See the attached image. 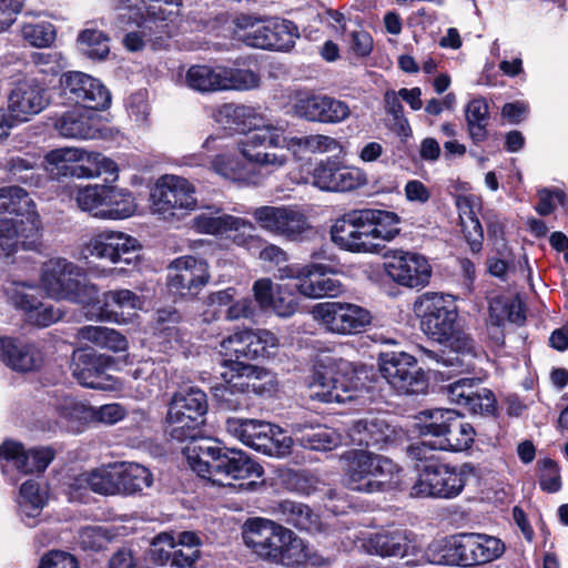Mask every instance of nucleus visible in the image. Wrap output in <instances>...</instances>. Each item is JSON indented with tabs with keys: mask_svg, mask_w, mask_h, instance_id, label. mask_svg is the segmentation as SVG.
<instances>
[{
	"mask_svg": "<svg viewBox=\"0 0 568 568\" xmlns=\"http://www.w3.org/2000/svg\"><path fill=\"white\" fill-rule=\"evenodd\" d=\"M366 173L356 166L339 165L334 161L318 162L312 172V185L327 192H348L365 185Z\"/></svg>",
	"mask_w": 568,
	"mask_h": 568,
	"instance_id": "obj_25",
	"label": "nucleus"
},
{
	"mask_svg": "<svg viewBox=\"0 0 568 568\" xmlns=\"http://www.w3.org/2000/svg\"><path fill=\"white\" fill-rule=\"evenodd\" d=\"M0 214L24 217L30 224L26 239L31 241L27 244L31 246L36 242L41 230V221L36 211V204L26 190L16 185L0 187Z\"/></svg>",
	"mask_w": 568,
	"mask_h": 568,
	"instance_id": "obj_31",
	"label": "nucleus"
},
{
	"mask_svg": "<svg viewBox=\"0 0 568 568\" xmlns=\"http://www.w3.org/2000/svg\"><path fill=\"white\" fill-rule=\"evenodd\" d=\"M255 301L264 311H273L277 316H292L298 307V302L286 285L275 288L270 278H260L253 285Z\"/></svg>",
	"mask_w": 568,
	"mask_h": 568,
	"instance_id": "obj_33",
	"label": "nucleus"
},
{
	"mask_svg": "<svg viewBox=\"0 0 568 568\" xmlns=\"http://www.w3.org/2000/svg\"><path fill=\"white\" fill-rule=\"evenodd\" d=\"M82 149L80 148H59L50 151L45 155L47 169L51 174L72 175L75 166L81 158Z\"/></svg>",
	"mask_w": 568,
	"mask_h": 568,
	"instance_id": "obj_57",
	"label": "nucleus"
},
{
	"mask_svg": "<svg viewBox=\"0 0 568 568\" xmlns=\"http://www.w3.org/2000/svg\"><path fill=\"white\" fill-rule=\"evenodd\" d=\"M344 485L354 491L374 494L398 488L402 467L367 449H349L341 456Z\"/></svg>",
	"mask_w": 568,
	"mask_h": 568,
	"instance_id": "obj_5",
	"label": "nucleus"
},
{
	"mask_svg": "<svg viewBox=\"0 0 568 568\" xmlns=\"http://www.w3.org/2000/svg\"><path fill=\"white\" fill-rule=\"evenodd\" d=\"M252 215L261 229L288 240H295L307 227L305 215L292 206L264 205L254 209Z\"/></svg>",
	"mask_w": 568,
	"mask_h": 568,
	"instance_id": "obj_23",
	"label": "nucleus"
},
{
	"mask_svg": "<svg viewBox=\"0 0 568 568\" xmlns=\"http://www.w3.org/2000/svg\"><path fill=\"white\" fill-rule=\"evenodd\" d=\"M181 0H115L114 9L140 30L129 32L123 43L130 51L141 50L153 38L172 34Z\"/></svg>",
	"mask_w": 568,
	"mask_h": 568,
	"instance_id": "obj_4",
	"label": "nucleus"
},
{
	"mask_svg": "<svg viewBox=\"0 0 568 568\" xmlns=\"http://www.w3.org/2000/svg\"><path fill=\"white\" fill-rule=\"evenodd\" d=\"M151 210L164 219L189 214L197 206L195 186L174 174L160 176L150 193Z\"/></svg>",
	"mask_w": 568,
	"mask_h": 568,
	"instance_id": "obj_12",
	"label": "nucleus"
},
{
	"mask_svg": "<svg viewBox=\"0 0 568 568\" xmlns=\"http://www.w3.org/2000/svg\"><path fill=\"white\" fill-rule=\"evenodd\" d=\"M49 405L65 423L82 422L91 416V408L71 395L58 390L51 396Z\"/></svg>",
	"mask_w": 568,
	"mask_h": 568,
	"instance_id": "obj_55",
	"label": "nucleus"
},
{
	"mask_svg": "<svg viewBox=\"0 0 568 568\" xmlns=\"http://www.w3.org/2000/svg\"><path fill=\"white\" fill-rule=\"evenodd\" d=\"M250 359L266 357L280 346L278 337L265 328H248Z\"/></svg>",
	"mask_w": 568,
	"mask_h": 568,
	"instance_id": "obj_62",
	"label": "nucleus"
},
{
	"mask_svg": "<svg viewBox=\"0 0 568 568\" xmlns=\"http://www.w3.org/2000/svg\"><path fill=\"white\" fill-rule=\"evenodd\" d=\"M235 34L250 47L271 50V45L260 43L263 38H270L268 19L258 21L252 16H239L235 19Z\"/></svg>",
	"mask_w": 568,
	"mask_h": 568,
	"instance_id": "obj_54",
	"label": "nucleus"
},
{
	"mask_svg": "<svg viewBox=\"0 0 568 568\" xmlns=\"http://www.w3.org/2000/svg\"><path fill=\"white\" fill-rule=\"evenodd\" d=\"M60 84L64 95L87 109H105L111 102L108 89L100 80L87 73L80 71L63 73Z\"/></svg>",
	"mask_w": 568,
	"mask_h": 568,
	"instance_id": "obj_22",
	"label": "nucleus"
},
{
	"mask_svg": "<svg viewBox=\"0 0 568 568\" xmlns=\"http://www.w3.org/2000/svg\"><path fill=\"white\" fill-rule=\"evenodd\" d=\"M73 485L78 489L89 488L104 496L120 495L118 464H109L81 473L74 477Z\"/></svg>",
	"mask_w": 568,
	"mask_h": 568,
	"instance_id": "obj_38",
	"label": "nucleus"
},
{
	"mask_svg": "<svg viewBox=\"0 0 568 568\" xmlns=\"http://www.w3.org/2000/svg\"><path fill=\"white\" fill-rule=\"evenodd\" d=\"M53 458L54 453L49 447L24 449L21 443L14 440H6L0 445V459L7 463L2 466L3 473L8 466L26 475L42 473Z\"/></svg>",
	"mask_w": 568,
	"mask_h": 568,
	"instance_id": "obj_28",
	"label": "nucleus"
},
{
	"mask_svg": "<svg viewBox=\"0 0 568 568\" xmlns=\"http://www.w3.org/2000/svg\"><path fill=\"white\" fill-rule=\"evenodd\" d=\"M41 284L49 296L82 305L100 303L99 288L84 278L83 270L67 258H51L42 265Z\"/></svg>",
	"mask_w": 568,
	"mask_h": 568,
	"instance_id": "obj_6",
	"label": "nucleus"
},
{
	"mask_svg": "<svg viewBox=\"0 0 568 568\" xmlns=\"http://www.w3.org/2000/svg\"><path fill=\"white\" fill-rule=\"evenodd\" d=\"M245 546L260 559L285 567L322 565L323 558L291 529L266 518H251L243 526Z\"/></svg>",
	"mask_w": 568,
	"mask_h": 568,
	"instance_id": "obj_2",
	"label": "nucleus"
},
{
	"mask_svg": "<svg viewBox=\"0 0 568 568\" xmlns=\"http://www.w3.org/2000/svg\"><path fill=\"white\" fill-rule=\"evenodd\" d=\"M184 84L199 93L222 92V64H195L190 67L183 79Z\"/></svg>",
	"mask_w": 568,
	"mask_h": 568,
	"instance_id": "obj_45",
	"label": "nucleus"
},
{
	"mask_svg": "<svg viewBox=\"0 0 568 568\" xmlns=\"http://www.w3.org/2000/svg\"><path fill=\"white\" fill-rule=\"evenodd\" d=\"M226 432L244 445L273 457H284L292 448V437L282 428L260 419L231 417Z\"/></svg>",
	"mask_w": 568,
	"mask_h": 568,
	"instance_id": "obj_11",
	"label": "nucleus"
},
{
	"mask_svg": "<svg viewBox=\"0 0 568 568\" xmlns=\"http://www.w3.org/2000/svg\"><path fill=\"white\" fill-rule=\"evenodd\" d=\"M120 495H132L148 488L153 483L151 471L136 463L118 464Z\"/></svg>",
	"mask_w": 568,
	"mask_h": 568,
	"instance_id": "obj_50",
	"label": "nucleus"
},
{
	"mask_svg": "<svg viewBox=\"0 0 568 568\" xmlns=\"http://www.w3.org/2000/svg\"><path fill=\"white\" fill-rule=\"evenodd\" d=\"M231 371V376L235 381L234 386L247 394L265 395L271 394L275 388V376L263 367L233 362Z\"/></svg>",
	"mask_w": 568,
	"mask_h": 568,
	"instance_id": "obj_36",
	"label": "nucleus"
},
{
	"mask_svg": "<svg viewBox=\"0 0 568 568\" xmlns=\"http://www.w3.org/2000/svg\"><path fill=\"white\" fill-rule=\"evenodd\" d=\"M312 314L327 332L338 335L361 333L372 321L368 310L345 302L318 303Z\"/></svg>",
	"mask_w": 568,
	"mask_h": 568,
	"instance_id": "obj_15",
	"label": "nucleus"
},
{
	"mask_svg": "<svg viewBox=\"0 0 568 568\" xmlns=\"http://www.w3.org/2000/svg\"><path fill=\"white\" fill-rule=\"evenodd\" d=\"M414 312L422 317V329L432 339L445 343L453 338L457 313L443 294H423L414 303Z\"/></svg>",
	"mask_w": 568,
	"mask_h": 568,
	"instance_id": "obj_13",
	"label": "nucleus"
},
{
	"mask_svg": "<svg viewBox=\"0 0 568 568\" xmlns=\"http://www.w3.org/2000/svg\"><path fill=\"white\" fill-rule=\"evenodd\" d=\"M49 100L45 90L34 81L19 82L8 99V109L17 121L23 122L29 116L40 113Z\"/></svg>",
	"mask_w": 568,
	"mask_h": 568,
	"instance_id": "obj_32",
	"label": "nucleus"
},
{
	"mask_svg": "<svg viewBox=\"0 0 568 568\" xmlns=\"http://www.w3.org/2000/svg\"><path fill=\"white\" fill-rule=\"evenodd\" d=\"M416 467L418 478L409 493L415 498H455L463 491L468 476L474 473L470 464L454 467L443 463H432Z\"/></svg>",
	"mask_w": 568,
	"mask_h": 568,
	"instance_id": "obj_10",
	"label": "nucleus"
},
{
	"mask_svg": "<svg viewBox=\"0 0 568 568\" xmlns=\"http://www.w3.org/2000/svg\"><path fill=\"white\" fill-rule=\"evenodd\" d=\"M235 381L231 376L225 385L215 388V397L219 399L222 408L229 410H240L248 406L247 393L234 386Z\"/></svg>",
	"mask_w": 568,
	"mask_h": 568,
	"instance_id": "obj_64",
	"label": "nucleus"
},
{
	"mask_svg": "<svg viewBox=\"0 0 568 568\" xmlns=\"http://www.w3.org/2000/svg\"><path fill=\"white\" fill-rule=\"evenodd\" d=\"M113 307L121 310L122 314L128 312H136L142 310L143 300L130 290H114L103 294L102 304L98 308V317L101 320L114 321L116 323H124L125 318L119 317L118 313L112 311Z\"/></svg>",
	"mask_w": 568,
	"mask_h": 568,
	"instance_id": "obj_41",
	"label": "nucleus"
},
{
	"mask_svg": "<svg viewBox=\"0 0 568 568\" xmlns=\"http://www.w3.org/2000/svg\"><path fill=\"white\" fill-rule=\"evenodd\" d=\"M308 388L314 400L344 404L358 398L363 387L351 362L329 358L313 371Z\"/></svg>",
	"mask_w": 568,
	"mask_h": 568,
	"instance_id": "obj_7",
	"label": "nucleus"
},
{
	"mask_svg": "<svg viewBox=\"0 0 568 568\" xmlns=\"http://www.w3.org/2000/svg\"><path fill=\"white\" fill-rule=\"evenodd\" d=\"M168 287L178 295H195L210 281L207 263L192 255L173 260L168 267Z\"/></svg>",
	"mask_w": 568,
	"mask_h": 568,
	"instance_id": "obj_21",
	"label": "nucleus"
},
{
	"mask_svg": "<svg viewBox=\"0 0 568 568\" xmlns=\"http://www.w3.org/2000/svg\"><path fill=\"white\" fill-rule=\"evenodd\" d=\"M114 358L94 351L78 349L73 352L71 371L78 383L94 389H109L101 381L102 375L114 365Z\"/></svg>",
	"mask_w": 568,
	"mask_h": 568,
	"instance_id": "obj_29",
	"label": "nucleus"
},
{
	"mask_svg": "<svg viewBox=\"0 0 568 568\" xmlns=\"http://www.w3.org/2000/svg\"><path fill=\"white\" fill-rule=\"evenodd\" d=\"M282 139L283 143L278 149H286L293 153H297L301 150L312 153H326L341 151L342 149L336 139L323 134L286 138L282 133Z\"/></svg>",
	"mask_w": 568,
	"mask_h": 568,
	"instance_id": "obj_51",
	"label": "nucleus"
},
{
	"mask_svg": "<svg viewBox=\"0 0 568 568\" xmlns=\"http://www.w3.org/2000/svg\"><path fill=\"white\" fill-rule=\"evenodd\" d=\"M293 434L303 447L313 450H332L342 443L337 430L322 425L296 423L293 425Z\"/></svg>",
	"mask_w": 568,
	"mask_h": 568,
	"instance_id": "obj_40",
	"label": "nucleus"
},
{
	"mask_svg": "<svg viewBox=\"0 0 568 568\" xmlns=\"http://www.w3.org/2000/svg\"><path fill=\"white\" fill-rule=\"evenodd\" d=\"M416 419L419 434L434 437V445L440 450L463 452L474 443V427L455 409H426L420 412Z\"/></svg>",
	"mask_w": 568,
	"mask_h": 568,
	"instance_id": "obj_8",
	"label": "nucleus"
},
{
	"mask_svg": "<svg viewBox=\"0 0 568 568\" xmlns=\"http://www.w3.org/2000/svg\"><path fill=\"white\" fill-rule=\"evenodd\" d=\"M78 48L92 60H103L110 52L109 37L98 29H84L78 36Z\"/></svg>",
	"mask_w": 568,
	"mask_h": 568,
	"instance_id": "obj_58",
	"label": "nucleus"
},
{
	"mask_svg": "<svg viewBox=\"0 0 568 568\" xmlns=\"http://www.w3.org/2000/svg\"><path fill=\"white\" fill-rule=\"evenodd\" d=\"M136 211L133 194L124 189L105 185L103 210L97 213L102 220H123L132 216Z\"/></svg>",
	"mask_w": 568,
	"mask_h": 568,
	"instance_id": "obj_43",
	"label": "nucleus"
},
{
	"mask_svg": "<svg viewBox=\"0 0 568 568\" xmlns=\"http://www.w3.org/2000/svg\"><path fill=\"white\" fill-rule=\"evenodd\" d=\"M274 514L288 525L311 534L323 530L318 515L307 505L294 500H283L274 508Z\"/></svg>",
	"mask_w": 568,
	"mask_h": 568,
	"instance_id": "obj_39",
	"label": "nucleus"
},
{
	"mask_svg": "<svg viewBox=\"0 0 568 568\" xmlns=\"http://www.w3.org/2000/svg\"><path fill=\"white\" fill-rule=\"evenodd\" d=\"M3 292L8 302L24 315L38 305V288L32 282L9 278L3 284Z\"/></svg>",
	"mask_w": 568,
	"mask_h": 568,
	"instance_id": "obj_53",
	"label": "nucleus"
},
{
	"mask_svg": "<svg viewBox=\"0 0 568 568\" xmlns=\"http://www.w3.org/2000/svg\"><path fill=\"white\" fill-rule=\"evenodd\" d=\"M277 277L295 278L296 288L308 298L335 297L343 291L342 283L328 275L329 268L323 264H291L278 267Z\"/></svg>",
	"mask_w": 568,
	"mask_h": 568,
	"instance_id": "obj_17",
	"label": "nucleus"
},
{
	"mask_svg": "<svg viewBox=\"0 0 568 568\" xmlns=\"http://www.w3.org/2000/svg\"><path fill=\"white\" fill-rule=\"evenodd\" d=\"M193 227L199 233L226 236L236 245L247 248L256 241L253 235L255 226L251 221L223 213L216 207H210L209 211L197 214L193 219Z\"/></svg>",
	"mask_w": 568,
	"mask_h": 568,
	"instance_id": "obj_18",
	"label": "nucleus"
},
{
	"mask_svg": "<svg viewBox=\"0 0 568 568\" xmlns=\"http://www.w3.org/2000/svg\"><path fill=\"white\" fill-rule=\"evenodd\" d=\"M73 171V176L79 179H97L102 175L111 176L110 181L118 179L119 168L110 158L82 149L81 158Z\"/></svg>",
	"mask_w": 568,
	"mask_h": 568,
	"instance_id": "obj_47",
	"label": "nucleus"
},
{
	"mask_svg": "<svg viewBox=\"0 0 568 568\" xmlns=\"http://www.w3.org/2000/svg\"><path fill=\"white\" fill-rule=\"evenodd\" d=\"M521 303L508 297L496 295L489 298L488 325L496 329L501 328L506 322L521 325L525 322Z\"/></svg>",
	"mask_w": 568,
	"mask_h": 568,
	"instance_id": "obj_48",
	"label": "nucleus"
},
{
	"mask_svg": "<svg viewBox=\"0 0 568 568\" xmlns=\"http://www.w3.org/2000/svg\"><path fill=\"white\" fill-rule=\"evenodd\" d=\"M489 118V105L485 98L478 97L467 103L465 120L468 135L475 144L487 140Z\"/></svg>",
	"mask_w": 568,
	"mask_h": 568,
	"instance_id": "obj_49",
	"label": "nucleus"
},
{
	"mask_svg": "<svg viewBox=\"0 0 568 568\" xmlns=\"http://www.w3.org/2000/svg\"><path fill=\"white\" fill-rule=\"evenodd\" d=\"M48 500V493L33 479L24 481L19 490L18 506L22 520L33 526Z\"/></svg>",
	"mask_w": 568,
	"mask_h": 568,
	"instance_id": "obj_44",
	"label": "nucleus"
},
{
	"mask_svg": "<svg viewBox=\"0 0 568 568\" xmlns=\"http://www.w3.org/2000/svg\"><path fill=\"white\" fill-rule=\"evenodd\" d=\"M456 207L464 237L470 251L477 254L481 251L484 241L483 227L477 216L481 207V201L473 194L458 195Z\"/></svg>",
	"mask_w": 568,
	"mask_h": 568,
	"instance_id": "obj_35",
	"label": "nucleus"
},
{
	"mask_svg": "<svg viewBox=\"0 0 568 568\" xmlns=\"http://www.w3.org/2000/svg\"><path fill=\"white\" fill-rule=\"evenodd\" d=\"M21 36L32 47H49L55 39L54 27L50 22H27L21 27Z\"/></svg>",
	"mask_w": 568,
	"mask_h": 568,
	"instance_id": "obj_63",
	"label": "nucleus"
},
{
	"mask_svg": "<svg viewBox=\"0 0 568 568\" xmlns=\"http://www.w3.org/2000/svg\"><path fill=\"white\" fill-rule=\"evenodd\" d=\"M379 371L399 393L419 394L426 390L427 379L414 356L405 352L381 353Z\"/></svg>",
	"mask_w": 568,
	"mask_h": 568,
	"instance_id": "obj_16",
	"label": "nucleus"
},
{
	"mask_svg": "<svg viewBox=\"0 0 568 568\" xmlns=\"http://www.w3.org/2000/svg\"><path fill=\"white\" fill-rule=\"evenodd\" d=\"M54 128L68 139H91L95 135L91 119L79 110L65 112L55 120Z\"/></svg>",
	"mask_w": 568,
	"mask_h": 568,
	"instance_id": "obj_52",
	"label": "nucleus"
},
{
	"mask_svg": "<svg viewBox=\"0 0 568 568\" xmlns=\"http://www.w3.org/2000/svg\"><path fill=\"white\" fill-rule=\"evenodd\" d=\"M0 359L18 372H31L42 364L43 357L37 346L18 338H0Z\"/></svg>",
	"mask_w": 568,
	"mask_h": 568,
	"instance_id": "obj_34",
	"label": "nucleus"
},
{
	"mask_svg": "<svg viewBox=\"0 0 568 568\" xmlns=\"http://www.w3.org/2000/svg\"><path fill=\"white\" fill-rule=\"evenodd\" d=\"M236 291L233 287L216 291L207 295L205 310L201 317L204 323H211L220 318L221 307H227L225 318L227 321L250 320L255 316V306L250 297L235 301Z\"/></svg>",
	"mask_w": 568,
	"mask_h": 568,
	"instance_id": "obj_30",
	"label": "nucleus"
},
{
	"mask_svg": "<svg viewBox=\"0 0 568 568\" xmlns=\"http://www.w3.org/2000/svg\"><path fill=\"white\" fill-rule=\"evenodd\" d=\"M207 412L206 394L197 387H187L174 393L164 419L165 433L174 440L196 439L204 415Z\"/></svg>",
	"mask_w": 568,
	"mask_h": 568,
	"instance_id": "obj_9",
	"label": "nucleus"
},
{
	"mask_svg": "<svg viewBox=\"0 0 568 568\" xmlns=\"http://www.w3.org/2000/svg\"><path fill=\"white\" fill-rule=\"evenodd\" d=\"M362 213L374 242H390L399 234L400 217L395 212L363 209Z\"/></svg>",
	"mask_w": 568,
	"mask_h": 568,
	"instance_id": "obj_46",
	"label": "nucleus"
},
{
	"mask_svg": "<svg viewBox=\"0 0 568 568\" xmlns=\"http://www.w3.org/2000/svg\"><path fill=\"white\" fill-rule=\"evenodd\" d=\"M388 276L402 286L425 287L432 277V266L427 258L418 253L398 252L386 265Z\"/></svg>",
	"mask_w": 568,
	"mask_h": 568,
	"instance_id": "obj_27",
	"label": "nucleus"
},
{
	"mask_svg": "<svg viewBox=\"0 0 568 568\" xmlns=\"http://www.w3.org/2000/svg\"><path fill=\"white\" fill-rule=\"evenodd\" d=\"M23 234L20 232L18 224L10 219L0 220V257H11L18 251L30 248V245L22 240Z\"/></svg>",
	"mask_w": 568,
	"mask_h": 568,
	"instance_id": "obj_61",
	"label": "nucleus"
},
{
	"mask_svg": "<svg viewBox=\"0 0 568 568\" xmlns=\"http://www.w3.org/2000/svg\"><path fill=\"white\" fill-rule=\"evenodd\" d=\"M141 251L140 242L123 232L103 230L91 235L81 248L84 258L94 256L113 264H135Z\"/></svg>",
	"mask_w": 568,
	"mask_h": 568,
	"instance_id": "obj_14",
	"label": "nucleus"
},
{
	"mask_svg": "<svg viewBox=\"0 0 568 568\" xmlns=\"http://www.w3.org/2000/svg\"><path fill=\"white\" fill-rule=\"evenodd\" d=\"M270 38H263L262 45H271V50L288 51L298 37L296 26L288 20L268 19Z\"/></svg>",
	"mask_w": 568,
	"mask_h": 568,
	"instance_id": "obj_56",
	"label": "nucleus"
},
{
	"mask_svg": "<svg viewBox=\"0 0 568 568\" xmlns=\"http://www.w3.org/2000/svg\"><path fill=\"white\" fill-rule=\"evenodd\" d=\"M332 241L352 253H378L379 244L373 241L362 210H353L337 219L331 227Z\"/></svg>",
	"mask_w": 568,
	"mask_h": 568,
	"instance_id": "obj_19",
	"label": "nucleus"
},
{
	"mask_svg": "<svg viewBox=\"0 0 568 568\" xmlns=\"http://www.w3.org/2000/svg\"><path fill=\"white\" fill-rule=\"evenodd\" d=\"M211 118L214 122L240 133L255 131L254 133L270 134L276 132L282 136L285 131L284 125L266 121L258 109L251 105L224 103L212 109Z\"/></svg>",
	"mask_w": 568,
	"mask_h": 568,
	"instance_id": "obj_20",
	"label": "nucleus"
},
{
	"mask_svg": "<svg viewBox=\"0 0 568 568\" xmlns=\"http://www.w3.org/2000/svg\"><path fill=\"white\" fill-rule=\"evenodd\" d=\"M348 538L354 539L355 547L381 557H405L414 548L412 535L404 529L365 532L361 536L354 532Z\"/></svg>",
	"mask_w": 568,
	"mask_h": 568,
	"instance_id": "obj_26",
	"label": "nucleus"
},
{
	"mask_svg": "<svg viewBox=\"0 0 568 568\" xmlns=\"http://www.w3.org/2000/svg\"><path fill=\"white\" fill-rule=\"evenodd\" d=\"M353 444L384 449L395 444L402 436V429L392 425L383 414H368L354 420L348 429Z\"/></svg>",
	"mask_w": 568,
	"mask_h": 568,
	"instance_id": "obj_24",
	"label": "nucleus"
},
{
	"mask_svg": "<svg viewBox=\"0 0 568 568\" xmlns=\"http://www.w3.org/2000/svg\"><path fill=\"white\" fill-rule=\"evenodd\" d=\"M257 73L250 69L230 68L222 64V92L248 91L260 85Z\"/></svg>",
	"mask_w": 568,
	"mask_h": 568,
	"instance_id": "obj_59",
	"label": "nucleus"
},
{
	"mask_svg": "<svg viewBox=\"0 0 568 568\" xmlns=\"http://www.w3.org/2000/svg\"><path fill=\"white\" fill-rule=\"evenodd\" d=\"M190 468L213 486L231 487L234 480L260 478L262 467L240 449L222 447L211 438H201L183 448Z\"/></svg>",
	"mask_w": 568,
	"mask_h": 568,
	"instance_id": "obj_3",
	"label": "nucleus"
},
{
	"mask_svg": "<svg viewBox=\"0 0 568 568\" xmlns=\"http://www.w3.org/2000/svg\"><path fill=\"white\" fill-rule=\"evenodd\" d=\"M464 538L468 567L494 561L505 551L504 542L495 536L468 532L464 534Z\"/></svg>",
	"mask_w": 568,
	"mask_h": 568,
	"instance_id": "obj_37",
	"label": "nucleus"
},
{
	"mask_svg": "<svg viewBox=\"0 0 568 568\" xmlns=\"http://www.w3.org/2000/svg\"><path fill=\"white\" fill-rule=\"evenodd\" d=\"M282 143L283 139L276 132L253 133L237 143L242 159L219 154L211 162L212 170L240 186H260L266 179L263 169L273 172L287 163L288 156L285 153L268 151L278 149Z\"/></svg>",
	"mask_w": 568,
	"mask_h": 568,
	"instance_id": "obj_1",
	"label": "nucleus"
},
{
	"mask_svg": "<svg viewBox=\"0 0 568 568\" xmlns=\"http://www.w3.org/2000/svg\"><path fill=\"white\" fill-rule=\"evenodd\" d=\"M180 315L175 310H161L158 312V338L163 344V352L175 349L181 342V335L175 326Z\"/></svg>",
	"mask_w": 568,
	"mask_h": 568,
	"instance_id": "obj_60",
	"label": "nucleus"
},
{
	"mask_svg": "<svg viewBox=\"0 0 568 568\" xmlns=\"http://www.w3.org/2000/svg\"><path fill=\"white\" fill-rule=\"evenodd\" d=\"M464 534L450 536L429 545L427 558L434 565L468 567Z\"/></svg>",
	"mask_w": 568,
	"mask_h": 568,
	"instance_id": "obj_42",
	"label": "nucleus"
}]
</instances>
